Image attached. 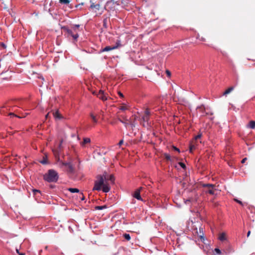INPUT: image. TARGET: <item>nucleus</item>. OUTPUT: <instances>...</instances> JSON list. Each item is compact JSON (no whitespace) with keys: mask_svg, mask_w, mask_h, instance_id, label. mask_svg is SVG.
<instances>
[{"mask_svg":"<svg viewBox=\"0 0 255 255\" xmlns=\"http://www.w3.org/2000/svg\"><path fill=\"white\" fill-rule=\"evenodd\" d=\"M104 183V178L103 176L99 175L97 177V180L95 182V185L93 188V190H101Z\"/></svg>","mask_w":255,"mask_h":255,"instance_id":"obj_4","label":"nucleus"},{"mask_svg":"<svg viewBox=\"0 0 255 255\" xmlns=\"http://www.w3.org/2000/svg\"><path fill=\"white\" fill-rule=\"evenodd\" d=\"M166 73L168 77H170L171 76V73L169 70H166Z\"/></svg>","mask_w":255,"mask_h":255,"instance_id":"obj_37","label":"nucleus"},{"mask_svg":"<svg viewBox=\"0 0 255 255\" xmlns=\"http://www.w3.org/2000/svg\"><path fill=\"white\" fill-rule=\"evenodd\" d=\"M16 251L17 253L19 254V252L18 250L16 249Z\"/></svg>","mask_w":255,"mask_h":255,"instance_id":"obj_51","label":"nucleus"},{"mask_svg":"<svg viewBox=\"0 0 255 255\" xmlns=\"http://www.w3.org/2000/svg\"><path fill=\"white\" fill-rule=\"evenodd\" d=\"M69 191H70L71 193H78L79 192V190L77 188H70L68 189Z\"/></svg>","mask_w":255,"mask_h":255,"instance_id":"obj_26","label":"nucleus"},{"mask_svg":"<svg viewBox=\"0 0 255 255\" xmlns=\"http://www.w3.org/2000/svg\"><path fill=\"white\" fill-rule=\"evenodd\" d=\"M197 110H199L201 113H204L205 111V108L203 105H202L201 106L198 107Z\"/></svg>","mask_w":255,"mask_h":255,"instance_id":"obj_23","label":"nucleus"},{"mask_svg":"<svg viewBox=\"0 0 255 255\" xmlns=\"http://www.w3.org/2000/svg\"><path fill=\"white\" fill-rule=\"evenodd\" d=\"M18 107L17 105H14L11 103L7 104L0 109V114L3 115L7 114L10 118L17 117L20 119L22 118L23 117L14 114Z\"/></svg>","mask_w":255,"mask_h":255,"instance_id":"obj_1","label":"nucleus"},{"mask_svg":"<svg viewBox=\"0 0 255 255\" xmlns=\"http://www.w3.org/2000/svg\"><path fill=\"white\" fill-rule=\"evenodd\" d=\"M48 116H49V113H48V114L45 116V118H46V119H47V118H48Z\"/></svg>","mask_w":255,"mask_h":255,"instance_id":"obj_47","label":"nucleus"},{"mask_svg":"<svg viewBox=\"0 0 255 255\" xmlns=\"http://www.w3.org/2000/svg\"><path fill=\"white\" fill-rule=\"evenodd\" d=\"M121 117L123 119V120L121 118H119L118 120L120 122L123 123L125 125V126L127 128L128 125V123L127 122L128 121V120L127 119V117H126L125 116H121Z\"/></svg>","mask_w":255,"mask_h":255,"instance_id":"obj_12","label":"nucleus"},{"mask_svg":"<svg viewBox=\"0 0 255 255\" xmlns=\"http://www.w3.org/2000/svg\"><path fill=\"white\" fill-rule=\"evenodd\" d=\"M42 250H40L39 252V255H41Z\"/></svg>","mask_w":255,"mask_h":255,"instance_id":"obj_49","label":"nucleus"},{"mask_svg":"<svg viewBox=\"0 0 255 255\" xmlns=\"http://www.w3.org/2000/svg\"><path fill=\"white\" fill-rule=\"evenodd\" d=\"M57 250V248H55L54 249L51 250H50L49 251H50L51 253H53V252H54V251H56Z\"/></svg>","mask_w":255,"mask_h":255,"instance_id":"obj_40","label":"nucleus"},{"mask_svg":"<svg viewBox=\"0 0 255 255\" xmlns=\"http://www.w3.org/2000/svg\"><path fill=\"white\" fill-rule=\"evenodd\" d=\"M172 147H173V148L174 150H175V146L173 145V146H172Z\"/></svg>","mask_w":255,"mask_h":255,"instance_id":"obj_52","label":"nucleus"},{"mask_svg":"<svg viewBox=\"0 0 255 255\" xmlns=\"http://www.w3.org/2000/svg\"><path fill=\"white\" fill-rule=\"evenodd\" d=\"M61 29L64 32L65 36L67 38H72L73 43L77 41L79 35L75 29H73L72 28H70L68 26H63L61 27Z\"/></svg>","mask_w":255,"mask_h":255,"instance_id":"obj_2","label":"nucleus"},{"mask_svg":"<svg viewBox=\"0 0 255 255\" xmlns=\"http://www.w3.org/2000/svg\"><path fill=\"white\" fill-rule=\"evenodd\" d=\"M183 169L185 170L186 169V165L185 164L181 161H178L177 163Z\"/></svg>","mask_w":255,"mask_h":255,"instance_id":"obj_22","label":"nucleus"},{"mask_svg":"<svg viewBox=\"0 0 255 255\" xmlns=\"http://www.w3.org/2000/svg\"><path fill=\"white\" fill-rule=\"evenodd\" d=\"M201 137V134H198V135H197V136H195V140H197V139L200 138Z\"/></svg>","mask_w":255,"mask_h":255,"instance_id":"obj_38","label":"nucleus"},{"mask_svg":"<svg viewBox=\"0 0 255 255\" xmlns=\"http://www.w3.org/2000/svg\"><path fill=\"white\" fill-rule=\"evenodd\" d=\"M90 116H91L93 121L94 122V123L95 124H97L98 122V120H97L96 116H94L92 113L90 114Z\"/></svg>","mask_w":255,"mask_h":255,"instance_id":"obj_25","label":"nucleus"},{"mask_svg":"<svg viewBox=\"0 0 255 255\" xmlns=\"http://www.w3.org/2000/svg\"><path fill=\"white\" fill-rule=\"evenodd\" d=\"M32 192H33L34 195H36L37 194H38V193H39V194L41 193L40 191L39 190H37V189H33Z\"/></svg>","mask_w":255,"mask_h":255,"instance_id":"obj_31","label":"nucleus"},{"mask_svg":"<svg viewBox=\"0 0 255 255\" xmlns=\"http://www.w3.org/2000/svg\"><path fill=\"white\" fill-rule=\"evenodd\" d=\"M119 96L121 97H122V98L124 97V95H123V94L121 92H119Z\"/></svg>","mask_w":255,"mask_h":255,"instance_id":"obj_43","label":"nucleus"},{"mask_svg":"<svg viewBox=\"0 0 255 255\" xmlns=\"http://www.w3.org/2000/svg\"><path fill=\"white\" fill-rule=\"evenodd\" d=\"M195 148V146L193 144H191L190 146V152H192V150Z\"/></svg>","mask_w":255,"mask_h":255,"instance_id":"obj_33","label":"nucleus"},{"mask_svg":"<svg viewBox=\"0 0 255 255\" xmlns=\"http://www.w3.org/2000/svg\"><path fill=\"white\" fill-rule=\"evenodd\" d=\"M248 127L252 129H254L255 128V121H251L249 122L248 125Z\"/></svg>","mask_w":255,"mask_h":255,"instance_id":"obj_19","label":"nucleus"},{"mask_svg":"<svg viewBox=\"0 0 255 255\" xmlns=\"http://www.w3.org/2000/svg\"><path fill=\"white\" fill-rule=\"evenodd\" d=\"M192 200H193V199H190L188 200L187 201H192Z\"/></svg>","mask_w":255,"mask_h":255,"instance_id":"obj_53","label":"nucleus"},{"mask_svg":"<svg viewBox=\"0 0 255 255\" xmlns=\"http://www.w3.org/2000/svg\"><path fill=\"white\" fill-rule=\"evenodd\" d=\"M100 4H95L94 3H93L91 5V7L92 8H95L97 9H99V8H100Z\"/></svg>","mask_w":255,"mask_h":255,"instance_id":"obj_27","label":"nucleus"},{"mask_svg":"<svg viewBox=\"0 0 255 255\" xmlns=\"http://www.w3.org/2000/svg\"><path fill=\"white\" fill-rule=\"evenodd\" d=\"M123 236L127 241H129L130 240V236L129 234H125Z\"/></svg>","mask_w":255,"mask_h":255,"instance_id":"obj_28","label":"nucleus"},{"mask_svg":"<svg viewBox=\"0 0 255 255\" xmlns=\"http://www.w3.org/2000/svg\"><path fill=\"white\" fill-rule=\"evenodd\" d=\"M234 200H235L236 202H237V203H238L239 204H240V205H243V204L242 202V201H241L240 200H238V199H234Z\"/></svg>","mask_w":255,"mask_h":255,"instance_id":"obj_36","label":"nucleus"},{"mask_svg":"<svg viewBox=\"0 0 255 255\" xmlns=\"http://www.w3.org/2000/svg\"><path fill=\"white\" fill-rule=\"evenodd\" d=\"M80 25L79 24H75V25H74L72 27V28L73 29H75L76 31H77V32L79 33V32L80 31V30H79V27H80Z\"/></svg>","mask_w":255,"mask_h":255,"instance_id":"obj_24","label":"nucleus"},{"mask_svg":"<svg viewBox=\"0 0 255 255\" xmlns=\"http://www.w3.org/2000/svg\"><path fill=\"white\" fill-rule=\"evenodd\" d=\"M247 160V158L245 157L244 158H243L242 160V163H245V162L246 161V160Z\"/></svg>","mask_w":255,"mask_h":255,"instance_id":"obj_41","label":"nucleus"},{"mask_svg":"<svg viewBox=\"0 0 255 255\" xmlns=\"http://www.w3.org/2000/svg\"><path fill=\"white\" fill-rule=\"evenodd\" d=\"M123 142H124V140L123 139L121 140L119 142V145L120 146H121V145H122L123 144Z\"/></svg>","mask_w":255,"mask_h":255,"instance_id":"obj_39","label":"nucleus"},{"mask_svg":"<svg viewBox=\"0 0 255 255\" xmlns=\"http://www.w3.org/2000/svg\"><path fill=\"white\" fill-rule=\"evenodd\" d=\"M150 112L148 109H146L144 111V114L142 117L143 122L142 125L143 127H147L149 126L148 121L149 120Z\"/></svg>","mask_w":255,"mask_h":255,"instance_id":"obj_6","label":"nucleus"},{"mask_svg":"<svg viewBox=\"0 0 255 255\" xmlns=\"http://www.w3.org/2000/svg\"><path fill=\"white\" fill-rule=\"evenodd\" d=\"M58 254H60V255H63V253H61V252H60V253H58Z\"/></svg>","mask_w":255,"mask_h":255,"instance_id":"obj_54","label":"nucleus"},{"mask_svg":"<svg viewBox=\"0 0 255 255\" xmlns=\"http://www.w3.org/2000/svg\"><path fill=\"white\" fill-rule=\"evenodd\" d=\"M185 103V100L184 99L179 100L178 99V101H176V104H178L179 105L177 106V108L179 111V114L182 113H184V111L185 110L186 108L184 106V103Z\"/></svg>","mask_w":255,"mask_h":255,"instance_id":"obj_7","label":"nucleus"},{"mask_svg":"<svg viewBox=\"0 0 255 255\" xmlns=\"http://www.w3.org/2000/svg\"><path fill=\"white\" fill-rule=\"evenodd\" d=\"M53 115L56 120H61L63 118V117L59 113L58 111L54 112Z\"/></svg>","mask_w":255,"mask_h":255,"instance_id":"obj_16","label":"nucleus"},{"mask_svg":"<svg viewBox=\"0 0 255 255\" xmlns=\"http://www.w3.org/2000/svg\"><path fill=\"white\" fill-rule=\"evenodd\" d=\"M98 97L103 101H106L107 100L106 96L104 95V91L103 90H100L98 94H97Z\"/></svg>","mask_w":255,"mask_h":255,"instance_id":"obj_13","label":"nucleus"},{"mask_svg":"<svg viewBox=\"0 0 255 255\" xmlns=\"http://www.w3.org/2000/svg\"><path fill=\"white\" fill-rule=\"evenodd\" d=\"M234 90L233 87H231L229 88L227 90H226L224 93L223 95H227L229 94L231 92H232Z\"/></svg>","mask_w":255,"mask_h":255,"instance_id":"obj_20","label":"nucleus"},{"mask_svg":"<svg viewBox=\"0 0 255 255\" xmlns=\"http://www.w3.org/2000/svg\"><path fill=\"white\" fill-rule=\"evenodd\" d=\"M25 253H19V255H25Z\"/></svg>","mask_w":255,"mask_h":255,"instance_id":"obj_46","label":"nucleus"},{"mask_svg":"<svg viewBox=\"0 0 255 255\" xmlns=\"http://www.w3.org/2000/svg\"><path fill=\"white\" fill-rule=\"evenodd\" d=\"M40 163L42 164H46L47 163V159L45 157H44L43 159L40 161Z\"/></svg>","mask_w":255,"mask_h":255,"instance_id":"obj_32","label":"nucleus"},{"mask_svg":"<svg viewBox=\"0 0 255 255\" xmlns=\"http://www.w3.org/2000/svg\"><path fill=\"white\" fill-rule=\"evenodd\" d=\"M5 45L2 42H0V51H1V53L3 52V51L5 50Z\"/></svg>","mask_w":255,"mask_h":255,"instance_id":"obj_21","label":"nucleus"},{"mask_svg":"<svg viewBox=\"0 0 255 255\" xmlns=\"http://www.w3.org/2000/svg\"><path fill=\"white\" fill-rule=\"evenodd\" d=\"M69 0H59V2L62 4H67L69 3Z\"/></svg>","mask_w":255,"mask_h":255,"instance_id":"obj_29","label":"nucleus"},{"mask_svg":"<svg viewBox=\"0 0 255 255\" xmlns=\"http://www.w3.org/2000/svg\"><path fill=\"white\" fill-rule=\"evenodd\" d=\"M59 162L61 166H66L68 168V172L69 173H73L74 171V168L73 167L72 164L71 162H63L61 160H59Z\"/></svg>","mask_w":255,"mask_h":255,"instance_id":"obj_8","label":"nucleus"},{"mask_svg":"<svg viewBox=\"0 0 255 255\" xmlns=\"http://www.w3.org/2000/svg\"><path fill=\"white\" fill-rule=\"evenodd\" d=\"M251 231H249L248 233H247V237H249L251 234Z\"/></svg>","mask_w":255,"mask_h":255,"instance_id":"obj_44","label":"nucleus"},{"mask_svg":"<svg viewBox=\"0 0 255 255\" xmlns=\"http://www.w3.org/2000/svg\"><path fill=\"white\" fill-rule=\"evenodd\" d=\"M82 194V197L81 198V200H84V197L83 196L82 194Z\"/></svg>","mask_w":255,"mask_h":255,"instance_id":"obj_48","label":"nucleus"},{"mask_svg":"<svg viewBox=\"0 0 255 255\" xmlns=\"http://www.w3.org/2000/svg\"><path fill=\"white\" fill-rule=\"evenodd\" d=\"M62 143V140H61L60 143L59 144V147L60 148Z\"/></svg>","mask_w":255,"mask_h":255,"instance_id":"obj_45","label":"nucleus"},{"mask_svg":"<svg viewBox=\"0 0 255 255\" xmlns=\"http://www.w3.org/2000/svg\"><path fill=\"white\" fill-rule=\"evenodd\" d=\"M7 73H11V72L8 71H5L4 72H2L0 74V79L2 80H9L10 79L11 76H6V75Z\"/></svg>","mask_w":255,"mask_h":255,"instance_id":"obj_11","label":"nucleus"},{"mask_svg":"<svg viewBox=\"0 0 255 255\" xmlns=\"http://www.w3.org/2000/svg\"><path fill=\"white\" fill-rule=\"evenodd\" d=\"M110 186H109L108 183H107V182H106L102 187L103 191L105 193H107L110 191Z\"/></svg>","mask_w":255,"mask_h":255,"instance_id":"obj_14","label":"nucleus"},{"mask_svg":"<svg viewBox=\"0 0 255 255\" xmlns=\"http://www.w3.org/2000/svg\"><path fill=\"white\" fill-rule=\"evenodd\" d=\"M176 151L180 152L179 149L176 147Z\"/></svg>","mask_w":255,"mask_h":255,"instance_id":"obj_50","label":"nucleus"},{"mask_svg":"<svg viewBox=\"0 0 255 255\" xmlns=\"http://www.w3.org/2000/svg\"><path fill=\"white\" fill-rule=\"evenodd\" d=\"M116 43H117V45L114 46H108L105 47L104 48L101 49L100 52H107V51H109L110 50H114V49L117 48L119 47V46L120 45V41H118Z\"/></svg>","mask_w":255,"mask_h":255,"instance_id":"obj_9","label":"nucleus"},{"mask_svg":"<svg viewBox=\"0 0 255 255\" xmlns=\"http://www.w3.org/2000/svg\"><path fill=\"white\" fill-rule=\"evenodd\" d=\"M210 114L212 115H213V114L212 113H211Z\"/></svg>","mask_w":255,"mask_h":255,"instance_id":"obj_57","label":"nucleus"},{"mask_svg":"<svg viewBox=\"0 0 255 255\" xmlns=\"http://www.w3.org/2000/svg\"><path fill=\"white\" fill-rule=\"evenodd\" d=\"M59 178V175L54 169H49L43 175V179L48 182H56Z\"/></svg>","mask_w":255,"mask_h":255,"instance_id":"obj_3","label":"nucleus"},{"mask_svg":"<svg viewBox=\"0 0 255 255\" xmlns=\"http://www.w3.org/2000/svg\"><path fill=\"white\" fill-rule=\"evenodd\" d=\"M202 186L207 188L204 190L206 193H209L211 195H214L215 194V191H216L215 185L212 184H203Z\"/></svg>","mask_w":255,"mask_h":255,"instance_id":"obj_5","label":"nucleus"},{"mask_svg":"<svg viewBox=\"0 0 255 255\" xmlns=\"http://www.w3.org/2000/svg\"><path fill=\"white\" fill-rule=\"evenodd\" d=\"M215 251L218 254H221V250L219 249H218V248H216L215 249Z\"/></svg>","mask_w":255,"mask_h":255,"instance_id":"obj_35","label":"nucleus"},{"mask_svg":"<svg viewBox=\"0 0 255 255\" xmlns=\"http://www.w3.org/2000/svg\"><path fill=\"white\" fill-rule=\"evenodd\" d=\"M127 109H128L127 107L126 106H121L120 108V110H121L122 111H125V110H127Z\"/></svg>","mask_w":255,"mask_h":255,"instance_id":"obj_34","label":"nucleus"},{"mask_svg":"<svg viewBox=\"0 0 255 255\" xmlns=\"http://www.w3.org/2000/svg\"><path fill=\"white\" fill-rule=\"evenodd\" d=\"M106 208V206H98L95 207V209L96 210H103Z\"/></svg>","mask_w":255,"mask_h":255,"instance_id":"obj_30","label":"nucleus"},{"mask_svg":"<svg viewBox=\"0 0 255 255\" xmlns=\"http://www.w3.org/2000/svg\"><path fill=\"white\" fill-rule=\"evenodd\" d=\"M111 1H113L114 0H110Z\"/></svg>","mask_w":255,"mask_h":255,"instance_id":"obj_58","label":"nucleus"},{"mask_svg":"<svg viewBox=\"0 0 255 255\" xmlns=\"http://www.w3.org/2000/svg\"><path fill=\"white\" fill-rule=\"evenodd\" d=\"M209 113H207V112L206 113V115H209Z\"/></svg>","mask_w":255,"mask_h":255,"instance_id":"obj_56","label":"nucleus"},{"mask_svg":"<svg viewBox=\"0 0 255 255\" xmlns=\"http://www.w3.org/2000/svg\"><path fill=\"white\" fill-rule=\"evenodd\" d=\"M47 248H48V247H47V246H46V247H45V250H47Z\"/></svg>","mask_w":255,"mask_h":255,"instance_id":"obj_55","label":"nucleus"},{"mask_svg":"<svg viewBox=\"0 0 255 255\" xmlns=\"http://www.w3.org/2000/svg\"><path fill=\"white\" fill-rule=\"evenodd\" d=\"M142 189V187L137 189L133 193L132 196L138 200L142 201V199L140 196V191Z\"/></svg>","mask_w":255,"mask_h":255,"instance_id":"obj_10","label":"nucleus"},{"mask_svg":"<svg viewBox=\"0 0 255 255\" xmlns=\"http://www.w3.org/2000/svg\"><path fill=\"white\" fill-rule=\"evenodd\" d=\"M165 157L167 160H169L170 159V155L168 154H166Z\"/></svg>","mask_w":255,"mask_h":255,"instance_id":"obj_42","label":"nucleus"},{"mask_svg":"<svg viewBox=\"0 0 255 255\" xmlns=\"http://www.w3.org/2000/svg\"><path fill=\"white\" fill-rule=\"evenodd\" d=\"M104 178V180H107L110 181L112 183H114L115 181V178L113 175H110L109 176H107V177L106 176H103Z\"/></svg>","mask_w":255,"mask_h":255,"instance_id":"obj_15","label":"nucleus"},{"mask_svg":"<svg viewBox=\"0 0 255 255\" xmlns=\"http://www.w3.org/2000/svg\"><path fill=\"white\" fill-rule=\"evenodd\" d=\"M219 239L221 241H224L226 240V235L224 233H222L219 235Z\"/></svg>","mask_w":255,"mask_h":255,"instance_id":"obj_18","label":"nucleus"},{"mask_svg":"<svg viewBox=\"0 0 255 255\" xmlns=\"http://www.w3.org/2000/svg\"><path fill=\"white\" fill-rule=\"evenodd\" d=\"M91 142V139L90 138L85 137L84 138L83 142L81 143V145L82 146L84 147L85 144L87 143H89Z\"/></svg>","mask_w":255,"mask_h":255,"instance_id":"obj_17","label":"nucleus"}]
</instances>
